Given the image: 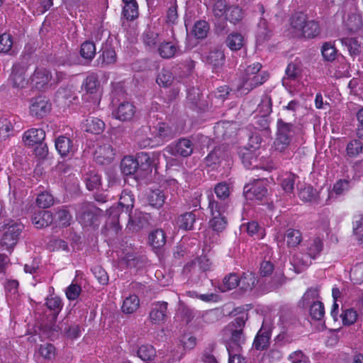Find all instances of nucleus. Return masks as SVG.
Masks as SVG:
<instances>
[{"label":"nucleus","instance_id":"20","mask_svg":"<svg viewBox=\"0 0 363 363\" xmlns=\"http://www.w3.org/2000/svg\"><path fill=\"white\" fill-rule=\"evenodd\" d=\"M26 69L27 67L26 65L21 63L13 65L11 77L13 86L22 88L27 84L24 77Z\"/></svg>","mask_w":363,"mask_h":363},{"label":"nucleus","instance_id":"1","mask_svg":"<svg viewBox=\"0 0 363 363\" xmlns=\"http://www.w3.org/2000/svg\"><path fill=\"white\" fill-rule=\"evenodd\" d=\"M262 67L259 62L247 66L240 78V83L238 89L248 93L257 86L263 84L269 79V74L267 72H260Z\"/></svg>","mask_w":363,"mask_h":363},{"label":"nucleus","instance_id":"4","mask_svg":"<svg viewBox=\"0 0 363 363\" xmlns=\"http://www.w3.org/2000/svg\"><path fill=\"white\" fill-rule=\"evenodd\" d=\"M76 218L83 226H91L98 221L102 210L89 202H84L75 206Z\"/></svg>","mask_w":363,"mask_h":363},{"label":"nucleus","instance_id":"52","mask_svg":"<svg viewBox=\"0 0 363 363\" xmlns=\"http://www.w3.org/2000/svg\"><path fill=\"white\" fill-rule=\"evenodd\" d=\"M266 21L265 20H261L259 23V28L257 32L256 38H257V43L259 45H262L266 41H267L269 38L271 37V33L270 31L266 28Z\"/></svg>","mask_w":363,"mask_h":363},{"label":"nucleus","instance_id":"29","mask_svg":"<svg viewBox=\"0 0 363 363\" xmlns=\"http://www.w3.org/2000/svg\"><path fill=\"white\" fill-rule=\"evenodd\" d=\"M118 206L121 208V211H125V214L129 216L134 206V196L130 191L125 189L121 192Z\"/></svg>","mask_w":363,"mask_h":363},{"label":"nucleus","instance_id":"34","mask_svg":"<svg viewBox=\"0 0 363 363\" xmlns=\"http://www.w3.org/2000/svg\"><path fill=\"white\" fill-rule=\"evenodd\" d=\"M323 244L319 238L311 239L306 242V254L311 259H315L322 252Z\"/></svg>","mask_w":363,"mask_h":363},{"label":"nucleus","instance_id":"23","mask_svg":"<svg viewBox=\"0 0 363 363\" xmlns=\"http://www.w3.org/2000/svg\"><path fill=\"white\" fill-rule=\"evenodd\" d=\"M211 263L206 257H200L184 267L185 272H196L197 271L206 272L210 269Z\"/></svg>","mask_w":363,"mask_h":363},{"label":"nucleus","instance_id":"15","mask_svg":"<svg viewBox=\"0 0 363 363\" xmlns=\"http://www.w3.org/2000/svg\"><path fill=\"white\" fill-rule=\"evenodd\" d=\"M211 211V213L212 215V218L209 221V225L211 228L218 233L222 232L225 229L227 226V219L225 216V213L226 211H222L221 209H214L212 208H208Z\"/></svg>","mask_w":363,"mask_h":363},{"label":"nucleus","instance_id":"2","mask_svg":"<svg viewBox=\"0 0 363 363\" xmlns=\"http://www.w3.org/2000/svg\"><path fill=\"white\" fill-rule=\"evenodd\" d=\"M248 319V314L242 313L240 315L232 320L224 329L225 335L228 337L229 345L231 349V344L235 345L239 349L245 342V336L243 328L246 320Z\"/></svg>","mask_w":363,"mask_h":363},{"label":"nucleus","instance_id":"35","mask_svg":"<svg viewBox=\"0 0 363 363\" xmlns=\"http://www.w3.org/2000/svg\"><path fill=\"white\" fill-rule=\"evenodd\" d=\"M238 285L239 276L237 273L232 272L225 276L218 289L221 292H225L235 289Z\"/></svg>","mask_w":363,"mask_h":363},{"label":"nucleus","instance_id":"10","mask_svg":"<svg viewBox=\"0 0 363 363\" xmlns=\"http://www.w3.org/2000/svg\"><path fill=\"white\" fill-rule=\"evenodd\" d=\"M51 110V104L43 96H38L30 100V112L32 116L42 118L47 116Z\"/></svg>","mask_w":363,"mask_h":363},{"label":"nucleus","instance_id":"18","mask_svg":"<svg viewBox=\"0 0 363 363\" xmlns=\"http://www.w3.org/2000/svg\"><path fill=\"white\" fill-rule=\"evenodd\" d=\"M45 132L41 128H31L26 131L23 135V141L27 146H33L43 142Z\"/></svg>","mask_w":363,"mask_h":363},{"label":"nucleus","instance_id":"58","mask_svg":"<svg viewBox=\"0 0 363 363\" xmlns=\"http://www.w3.org/2000/svg\"><path fill=\"white\" fill-rule=\"evenodd\" d=\"M322 55L325 60L332 62L337 55V50L331 43H325L321 49Z\"/></svg>","mask_w":363,"mask_h":363},{"label":"nucleus","instance_id":"46","mask_svg":"<svg viewBox=\"0 0 363 363\" xmlns=\"http://www.w3.org/2000/svg\"><path fill=\"white\" fill-rule=\"evenodd\" d=\"M157 135L164 140H169L176 135L175 130H173L168 124L160 123L156 127Z\"/></svg>","mask_w":363,"mask_h":363},{"label":"nucleus","instance_id":"38","mask_svg":"<svg viewBox=\"0 0 363 363\" xmlns=\"http://www.w3.org/2000/svg\"><path fill=\"white\" fill-rule=\"evenodd\" d=\"M320 33V27L318 22L311 20L307 21L303 30L299 35L308 38H312L317 36Z\"/></svg>","mask_w":363,"mask_h":363},{"label":"nucleus","instance_id":"7","mask_svg":"<svg viewBox=\"0 0 363 363\" xmlns=\"http://www.w3.org/2000/svg\"><path fill=\"white\" fill-rule=\"evenodd\" d=\"M140 161L142 166H145L144 169L148 168L151 164V160L149 155L146 153L141 152L138 155L135 159L132 156H126L121 160V169L125 175L133 174L139 167Z\"/></svg>","mask_w":363,"mask_h":363},{"label":"nucleus","instance_id":"42","mask_svg":"<svg viewBox=\"0 0 363 363\" xmlns=\"http://www.w3.org/2000/svg\"><path fill=\"white\" fill-rule=\"evenodd\" d=\"M298 195L304 202H313L316 200L317 191L311 185H306L300 188Z\"/></svg>","mask_w":363,"mask_h":363},{"label":"nucleus","instance_id":"33","mask_svg":"<svg viewBox=\"0 0 363 363\" xmlns=\"http://www.w3.org/2000/svg\"><path fill=\"white\" fill-rule=\"evenodd\" d=\"M149 244L155 249L162 247L166 243V235L163 230L156 229L149 234Z\"/></svg>","mask_w":363,"mask_h":363},{"label":"nucleus","instance_id":"3","mask_svg":"<svg viewBox=\"0 0 363 363\" xmlns=\"http://www.w3.org/2000/svg\"><path fill=\"white\" fill-rule=\"evenodd\" d=\"M296 131L297 128L292 123L286 122L284 118H279L277 137L274 143L276 150L279 152L285 150L291 144Z\"/></svg>","mask_w":363,"mask_h":363},{"label":"nucleus","instance_id":"63","mask_svg":"<svg viewBox=\"0 0 363 363\" xmlns=\"http://www.w3.org/2000/svg\"><path fill=\"white\" fill-rule=\"evenodd\" d=\"M342 323L345 325H351L354 324L357 319V313L353 308L346 309L341 314Z\"/></svg>","mask_w":363,"mask_h":363},{"label":"nucleus","instance_id":"41","mask_svg":"<svg viewBox=\"0 0 363 363\" xmlns=\"http://www.w3.org/2000/svg\"><path fill=\"white\" fill-rule=\"evenodd\" d=\"M139 298L136 295H130L125 298L122 306L123 313L130 314L135 312L139 307Z\"/></svg>","mask_w":363,"mask_h":363},{"label":"nucleus","instance_id":"59","mask_svg":"<svg viewBox=\"0 0 363 363\" xmlns=\"http://www.w3.org/2000/svg\"><path fill=\"white\" fill-rule=\"evenodd\" d=\"M242 162L246 168L255 167L257 166V157L250 150H245L241 153Z\"/></svg>","mask_w":363,"mask_h":363},{"label":"nucleus","instance_id":"44","mask_svg":"<svg viewBox=\"0 0 363 363\" xmlns=\"http://www.w3.org/2000/svg\"><path fill=\"white\" fill-rule=\"evenodd\" d=\"M209 30L208 23L206 21H196L192 29V34L198 39H203L207 36Z\"/></svg>","mask_w":363,"mask_h":363},{"label":"nucleus","instance_id":"19","mask_svg":"<svg viewBox=\"0 0 363 363\" xmlns=\"http://www.w3.org/2000/svg\"><path fill=\"white\" fill-rule=\"evenodd\" d=\"M33 224L37 228H45L54 221L53 215L48 211H38L31 216Z\"/></svg>","mask_w":363,"mask_h":363},{"label":"nucleus","instance_id":"6","mask_svg":"<svg viewBox=\"0 0 363 363\" xmlns=\"http://www.w3.org/2000/svg\"><path fill=\"white\" fill-rule=\"evenodd\" d=\"M23 228L21 223L13 222L11 224H7L1 240V247L4 250H11L17 244Z\"/></svg>","mask_w":363,"mask_h":363},{"label":"nucleus","instance_id":"47","mask_svg":"<svg viewBox=\"0 0 363 363\" xmlns=\"http://www.w3.org/2000/svg\"><path fill=\"white\" fill-rule=\"evenodd\" d=\"M346 25L350 31L357 32L363 27L362 18L358 14H351L348 16Z\"/></svg>","mask_w":363,"mask_h":363},{"label":"nucleus","instance_id":"24","mask_svg":"<svg viewBox=\"0 0 363 363\" xmlns=\"http://www.w3.org/2000/svg\"><path fill=\"white\" fill-rule=\"evenodd\" d=\"M255 274L251 272H242V275L239 276V288L242 292L252 291L257 283Z\"/></svg>","mask_w":363,"mask_h":363},{"label":"nucleus","instance_id":"22","mask_svg":"<svg viewBox=\"0 0 363 363\" xmlns=\"http://www.w3.org/2000/svg\"><path fill=\"white\" fill-rule=\"evenodd\" d=\"M196 220V215L195 211L186 212L178 216L177 225L179 229L186 231L192 230Z\"/></svg>","mask_w":363,"mask_h":363},{"label":"nucleus","instance_id":"16","mask_svg":"<svg viewBox=\"0 0 363 363\" xmlns=\"http://www.w3.org/2000/svg\"><path fill=\"white\" fill-rule=\"evenodd\" d=\"M244 193L248 199L262 201L266 196L267 189L262 183L257 182L251 186H245Z\"/></svg>","mask_w":363,"mask_h":363},{"label":"nucleus","instance_id":"28","mask_svg":"<svg viewBox=\"0 0 363 363\" xmlns=\"http://www.w3.org/2000/svg\"><path fill=\"white\" fill-rule=\"evenodd\" d=\"M104 122L95 117H89L84 123V130L93 134H100L104 131Z\"/></svg>","mask_w":363,"mask_h":363},{"label":"nucleus","instance_id":"32","mask_svg":"<svg viewBox=\"0 0 363 363\" xmlns=\"http://www.w3.org/2000/svg\"><path fill=\"white\" fill-rule=\"evenodd\" d=\"M225 43L231 50L237 51L245 45V40L241 33L233 32L227 36Z\"/></svg>","mask_w":363,"mask_h":363},{"label":"nucleus","instance_id":"57","mask_svg":"<svg viewBox=\"0 0 363 363\" xmlns=\"http://www.w3.org/2000/svg\"><path fill=\"white\" fill-rule=\"evenodd\" d=\"M46 306L48 308L50 311H53L55 317L59 314L61 311L63 304L62 300L58 296H51L48 298L46 300Z\"/></svg>","mask_w":363,"mask_h":363},{"label":"nucleus","instance_id":"17","mask_svg":"<svg viewBox=\"0 0 363 363\" xmlns=\"http://www.w3.org/2000/svg\"><path fill=\"white\" fill-rule=\"evenodd\" d=\"M52 78L50 72L45 68H37L32 77L31 82L37 89H44Z\"/></svg>","mask_w":363,"mask_h":363},{"label":"nucleus","instance_id":"50","mask_svg":"<svg viewBox=\"0 0 363 363\" xmlns=\"http://www.w3.org/2000/svg\"><path fill=\"white\" fill-rule=\"evenodd\" d=\"M13 45V37L11 34L4 33L0 35V52L10 54Z\"/></svg>","mask_w":363,"mask_h":363},{"label":"nucleus","instance_id":"64","mask_svg":"<svg viewBox=\"0 0 363 363\" xmlns=\"http://www.w3.org/2000/svg\"><path fill=\"white\" fill-rule=\"evenodd\" d=\"M173 75L170 71L162 69L157 77V82L159 85L164 87L169 86L173 82Z\"/></svg>","mask_w":363,"mask_h":363},{"label":"nucleus","instance_id":"37","mask_svg":"<svg viewBox=\"0 0 363 363\" xmlns=\"http://www.w3.org/2000/svg\"><path fill=\"white\" fill-rule=\"evenodd\" d=\"M285 238L288 247H296L302 240V234L298 230L289 228L285 233Z\"/></svg>","mask_w":363,"mask_h":363},{"label":"nucleus","instance_id":"8","mask_svg":"<svg viewBox=\"0 0 363 363\" xmlns=\"http://www.w3.org/2000/svg\"><path fill=\"white\" fill-rule=\"evenodd\" d=\"M168 303L166 301H157L151 305L149 313V319L152 324L160 325L164 323L168 318Z\"/></svg>","mask_w":363,"mask_h":363},{"label":"nucleus","instance_id":"48","mask_svg":"<svg viewBox=\"0 0 363 363\" xmlns=\"http://www.w3.org/2000/svg\"><path fill=\"white\" fill-rule=\"evenodd\" d=\"M290 21L292 28L300 34L307 21L306 16L301 12L296 13L291 17Z\"/></svg>","mask_w":363,"mask_h":363},{"label":"nucleus","instance_id":"13","mask_svg":"<svg viewBox=\"0 0 363 363\" xmlns=\"http://www.w3.org/2000/svg\"><path fill=\"white\" fill-rule=\"evenodd\" d=\"M135 113V108L133 104L128 101L121 103L118 107L112 111L113 116L121 121H130Z\"/></svg>","mask_w":363,"mask_h":363},{"label":"nucleus","instance_id":"31","mask_svg":"<svg viewBox=\"0 0 363 363\" xmlns=\"http://www.w3.org/2000/svg\"><path fill=\"white\" fill-rule=\"evenodd\" d=\"M179 50V47L171 42L160 41L157 48L160 56L164 59L173 57Z\"/></svg>","mask_w":363,"mask_h":363},{"label":"nucleus","instance_id":"53","mask_svg":"<svg viewBox=\"0 0 363 363\" xmlns=\"http://www.w3.org/2000/svg\"><path fill=\"white\" fill-rule=\"evenodd\" d=\"M298 107V101L296 100L291 101L287 106L283 107L281 112V118H284V120L294 118L295 120L296 111Z\"/></svg>","mask_w":363,"mask_h":363},{"label":"nucleus","instance_id":"30","mask_svg":"<svg viewBox=\"0 0 363 363\" xmlns=\"http://www.w3.org/2000/svg\"><path fill=\"white\" fill-rule=\"evenodd\" d=\"M53 218L59 226L67 227L70 225L72 216L67 206H62L55 210Z\"/></svg>","mask_w":363,"mask_h":363},{"label":"nucleus","instance_id":"11","mask_svg":"<svg viewBox=\"0 0 363 363\" xmlns=\"http://www.w3.org/2000/svg\"><path fill=\"white\" fill-rule=\"evenodd\" d=\"M86 94H93L94 95V105L98 106L100 101V94L99 93V81L98 75L95 73H91L86 77L84 79L82 84Z\"/></svg>","mask_w":363,"mask_h":363},{"label":"nucleus","instance_id":"60","mask_svg":"<svg viewBox=\"0 0 363 363\" xmlns=\"http://www.w3.org/2000/svg\"><path fill=\"white\" fill-rule=\"evenodd\" d=\"M363 148L362 143L357 139L351 140L347 145V154L350 157H356L362 152Z\"/></svg>","mask_w":363,"mask_h":363},{"label":"nucleus","instance_id":"51","mask_svg":"<svg viewBox=\"0 0 363 363\" xmlns=\"http://www.w3.org/2000/svg\"><path fill=\"white\" fill-rule=\"evenodd\" d=\"M309 313L311 317L315 320H320L325 315L324 305L320 301H313L310 306Z\"/></svg>","mask_w":363,"mask_h":363},{"label":"nucleus","instance_id":"14","mask_svg":"<svg viewBox=\"0 0 363 363\" xmlns=\"http://www.w3.org/2000/svg\"><path fill=\"white\" fill-rule=\"evenodd\" d=\"M115 155V151L110 144H104L97 147L94 152L95 161L100 164H110Z\"/></svg>","mask_w":363,"mask_h":363},{"label":"nucleus","instance_id":"40","mask_svg":"<svg viewBox=\"0 0 363 363\" xmlns=\"http://www.w3.org/2000/svg\"><path fill=\"white\" fill-rule=\"evenodd\" d=\"M84 181L89 190L96 189L101 183V179L98 173L94 170H89L84 175Z\"/></svg>","mask_w":363,"mask_h":363},{"label":"nucleus","instance_id":"27","mask_svg":"<svg viewBox=\"0 0 363 363\" xmlns=\"http://www.w3.org/2000/svg\"><path fill=\"white\" fill-rule=\"evenodd\" d=\"M225 57L224 52L218 48L210 50L206 57V62L214 69L222 67L225 63Z\"/></svg>","mask_w":363,"mask_h":363},{"label":"nucleus","instance_id":"12","mask_svg":"<svg viewBox=\"0 0 363 363\" xmlns=\"http://www.w3.org/2000/svg\"><path fill=\"white\" fill-rule=\"evenodd\" d=\"M128 218L127 228L133 232H137L148 225L150 215L136 211L133 217L129 214Z\"/></svg>","mask_w":363,"mask_h":363},{"label":"nucleus","instance_id":"49","mask_svg":"<svg viewBox=\"0 0 363 363\" xmlns=\"http://www.w3.org/2000/svg\"><path fill=\"white\" fill-rule=\"evenodd\" d=\"M138 356L143 361H150L156 356V350L151 345H143L138 348Z\"/></svg>","mask_w":363,"mask_h":363},{"label":"nucleus","instance_id":"26","mask_svg":"<svg viewBox=\"0 0 363 363\" xmlns=\"http://www.w3.org/2000/svg\"><path fill=\"white\" fill-rule=\"evenodd\" d=\"M116 61V54L111 48H103L101 54L99 55L96 62L100 67H104L109 65L114 64Z\"/></svg>","mask_w":363,"mask_h":363},{"label":"nucleus","instance_id":"39","mask_svg":"<svg viewBox=\"0 0 363 363\" xmlns=\"http://www.w3.org/2000/svg\"><path fill=\"white\" fill-rule=\"evenodd\" d=\"M80 55L84 60L91 61L96 55V45L94 42L90 40L84 41L80 48Z\"/></svg>","mask_w":363,"mask_h":363},{"label":"nucleus","instance_id":"54","mask_svg":"<svg viewBox=\"0 0 363 363\" xmlns=\"http://www.w3.org/2000/svg\"><path fill=\"white\" fill-rule=\"evenodd\" d=\"M36 204L39 208H48L54 204V197L48 191H43L36 198Z\"/></svg>","mask_w":363,"mask_h":363},{"label":"nucleus","instance_id":"9","mask_svg":"<svg viewBox=\"0 0 363 363\" xmlns=\"http://www.w3.org/2000/svg\"><path fill=\"white\" fill-rule=\"evenodd\" d=\"M194 150L193 143L187 138H181L175 144L167 147V152L173 156L184 157L190 156Z\"/></svg>","mask_w":363,"mask_h":363},{"label":"nucleus","instance_id":"21","mask_svg":"<svg viewBox=\"0 0 363 363\" xmlns=\"http://www.w3.org/2000/svg\"><path fill=\"white\" fill-rule=\"evenodd\" d=\"M270 335L269 327L267 328L265 323L263 322L262 326L257 333L253 342L255 348L258 350H263L267 348L269 342Z\"/></svg>","mask_w":363,"mask_h":363},{"label":"nucleus","instance_id":"56","mask_svg":"<svg viewBox=\"0 0 363 363\" xmlns=\"http://www.w3.org/2000/svg\"><path fill=\"white\" fill-rule=\"evenodd\" d=\"M242 18V9L238 6H228L225 20H228L233 23H236Z\"/></svg>","mask_w":363,"mask_h":363},{"label":"nucleus","instance_id":"43","mask_svg":"<svg viewBox=\"0 0 363 363\" xmlns=\"http://www.w3.org/2000/svg\"><path fill=\"white\" fill-rule=\"evenodd\" d=\"M342 45H345L352 56L358 55L361 52L360 43L355 38H343L340 39Z\"/></svg>","mask_w":363,"mask_h":363},{"label":"nucleus","instance_id":"62","mask_svg":"<svg viewBox=\"0 0 363 363\" xmlns=\"http://www.w3.org/2000/svg\"><path fill=\"white\" fill-rule=\"evenodd\" d=\"M123 14L127 20L133 21L138 16V6L137 2L124 5Z\"/></svg>","mask_w":363,"mask_h":363},{"label":"nucleus","instance_id":"45","mask_svg":"<svg viewBox=\"0 0 363 363\" xmlns=\"http://www.w3.org/2000/svg\"><path fill=\"white\" fill-rule=\"evenodd\" d=\"M143 40L145 46L150 48H155L161 41L159 34L150 29L144 32Z\"/></svg>","mask_w":363,"mask_h":363},{"label":"nucleus","instance_id":"25","mask_svg":"<svg viewBox=\"0 0 363 363\" xmlns=\"http://www.w3.org/2000/svg\"><path fill=\"white\" fill-rule=\"evenodd\" d=\"M55 147L62 157H65L74 151L72 141L65 136H60L55 140Z\"/></svg>","mask_w":363,"mask_h":363},{"label":"nucleus","instance_id":"55","mask_svg":"<svg viewBox=\"0 0 363 363\" xmlns=\"http://www.w3.org/2000/svg\"><path fill=\"white\" fill-rule=\"evenodd\" d=\"M318 295L319 290L318 288L311 287L308 289L302 296L299 305L303 308L306 307L311 301H314V300L318 297Z\"/></svg>","mask_w":363,"mask_h":363},{"label":"nucleus","instance_id":"5","mask_svg":"<svg viewBox=\"0 0 363 363\" xmlns=\"http://www.w3.org/2000/svg\"><path fill=\"white\" fill-rule=\"evenodd\" d=\"M214 192L216 199L213 196H208V208L226 211L230 203L229 186L224 182L218 183L215 186Z\"/></svg>","mask_w":363,"mask_h":363},{"label":"nucleus","instance_id":"36","mask_svg":"<svg viewBox=\"0 0 363 363\" xmlns=\"http://www.w3.org/2000/svg\"><path fill=\"white\" fill-rule=\"evenodd\" d=\"M165 199L166 195L164 192L160 189L151 191L147 196L149 204L157 208L164 205Z\"/></svg>","mask_w":363,"mask_h":363},{"label":"nucleus","instance_id":"61","mask_svg":"<svg viewBox=\"0 0 363 363\" xmlns=\"http://www.w3.org/2000/svg\"><path fill=\"white\" fill-rule=\"evenodd\" d=\"M272 99L269 95H264L258 105L257 110L262 116H267L272 112Z\"/></svg>","mask_w":363,"mask_h":363}]
</instances>
